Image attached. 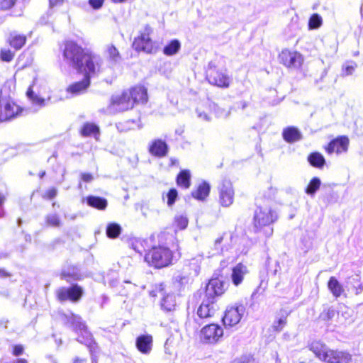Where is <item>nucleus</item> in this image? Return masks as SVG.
<instances>
[{"mask_svg":"<svg viewBox=\"0 0 363 363\" xmlns=\"http://www.w3.org/2000/svg\"><path fill=\"white\" fill-rule=\"evenodd\" d=\"M63 57L78 72L98 74L100 72L101 57L89 50L83 49L74 41H67L65 44Z\"/></svg>","mask_w":363,"mask_h":363,"instance_id":"nucleus-1","label":"nucleus"},{"mask_svg":"<svg viewBox=\"0 0 363 363\" xmlns=\"http://www.w3.org/2000/svg\"><path fill=\"white\" fill-rule=\"evenodd\" d=\"M147 89L143 86H136L125 91L120 96L111 98L109 112L124 111L133 108L135 104H145L147 101Z\"/></svg>","mask_w":363,"mask_h":363,"instance_id":"nucleus-2","label":"nucleus"},{"mask_svg":"<svg viewBox=\"0 0 363 363\" xmlns=\"http://www.w3.org/2000/svg\"><path fill=\"white\" fill-rule=\"evenodd\" d=\"M67 323L78 334L77 340L85 345L89 349L91 363H98V346L93 339L92 335L87 330L85 323L82 320L80 316L72 314L67 320Z\"/></svg>","mask_w":363,"mask_h":363,"instance_id":"nucleus-3","label":"nucleus"},{"mask_svg":"<svg viewBox=\"0 0 363 363\" xmlns=\"http://www.w3.org/2000/svg\"><path fill=\"white\" fill-rule=\"evenodd\" d=\"M144 259L149 266L155 268L165 267L172 263V252L163 245L153 246L145 253Z\"/></svg>","mask_w":363,"mask_h":363,"instance_id":"nucleus-4","label":"nucleus"},{"mask_svg":"<svg viewBox=\"0 0 363 363\" xmlns=\"http://www.w3.org/2000/svg\"><path fill=\"white\" fill-rule=\"evenodd\" d=\"M203 255H201L188 259L184 265L181 274L177 276V280L181 284H188L190 280L199 275Z\"/></svg>","mask_w":363,"mask_h":363,"instance_id":"nucleus-5","label":"nucleus"},{"mask_svg":"<svg viewBox=\"0 0 363 363\" xmlns=\"http://www.w3.org/2000/svg\"><path fill=\"white\" fill-rule=\"evenodd\" d=\"M20 108L12 100L5 88L0 91V121H4L15 117Z\"/></svg>","mask_w":363,"mask_h":363,"instance_id":"nucleus-6","label":"nucleus"},{"mask_svg":"<svg viewBox=\"0 0 363 363\" xmlns=\"http://www.w3.org/2000/svg\"><path fill=\"white\" fill-rule=\"evenodd\" d=\"M277 219V213L269 206H258L255 212L254 227L258 232L264 226H269Z\"/></svg>","mask_w":363,"mask_h":363,"instance_id":"nucleus-7","label":"nucleus"},{"mask_svg":"<svg viewBox=\"0 0 363 363\" xmlns=\"http://www.w3.org/2000/svg\"><path fill=\"white\" fill-rule=\"evenodd\" d=\"M319 359L327 363H349L352 356L347 352L330 350L325 345H319Z\"/></svg>","mask_w":363,"mask_h":363,"instance_id":"nucleus-8","label":"nucleus"},{"mask_svg":"<svg viewBox=\"0 0 363 363\" xmlns=\"http://www.w3.org/2000/svg\"><path fill=\"white\" fill-rule=\"evenodd\" d=\"M151 33V27L149 25H146L140 35L135 38L133 48L137 51L151 53L154 49V43L150 37Z\"/></svg>","mask_w":363,"mask_h":363,"instance_id":"nucleus-9","label":"nucleus"},{"mask_svg":"<svg viewBox=\"0 0 363 363\" xmlns=\"http://www.w3.org/2000/svg\"><path fill=\"white\" fill-rule=\"evenodd\" d=\"M245 313V307L242 303H236L235 305L227 308L223 322L225 326L232 327L240 321Z\"/></svg>","mask_w":363,"mask_h":363,"instance_id":"nucleus-10","label":"nucleus"},{"mask_svg":"<svg viewBox=\"0 0 363 363\" xmlns=\"http://www.w3.org/2000/svg\"><path fill=\"white\" fill-rule=\"evenodd\" d=\"M279 59L282 65L291 69H299L303 62V57L301 53L289 50H282Z\"/></svg>","mask_w":363,"mask_h":363,"instance_id":"nucleus-11","label":"nucleus"},{"mask_svg":"<svg viewBox=\"0 0 363 363\" xmlns=\"http://www.w3.org/2000/svg\"><path fill=\"white\" fill-rule=\"evenodd\" d=\"M223 335V330L217 324L206 325L201 330V339L204 343H216L220 340Z\"/></svg>","mask_w":363,"mask_h":363,"instance_id":"nucleus-12","label":"nucleus"},{"mask_svg":"<svg viewBox=\"0 0 363 363\" xmlns=\"http://www.w3.org/2000/svg\"><path fill=\"white\" fill-rule=\"evenodd\" d=\"M219 203L223 207L230 206L234 201V189L229 180H223L218 187Z\"/></svg>","mask_w":363,"mask_h":363,"instance_id":"nucleus-13","label":"nucleus"},{"mask_svg":"<svg viewBox=\"0 0 363 363\" xmlns=\"http://www.w3.org/2000/svg\"><path fill=\"white\" fill-rule=\"evenodd\" d=\"M82 289L77 284L69 288L62 287L57 291V298L60 301L69 300L72 302H77L82 296Z\"/></svg>","mask_w":363,"mask_h":363,"instance_id":"nucleus-14","label":"nucleus"},{"mask_svg":"<svg viewBox=\"0 0 363 363\" xmlns=\"http://www.w3.org/2000/svg\"><path fill=\"white\" fill-rule=\"evenodd\" d=\"M350 140L345 135L338 136L332 140L325 147V150L328 154L335 152L337 155L345 153L347 152Z\"/></svg>","mask_w":363,"mask_h":363,"instance_id":"nucleus-15","label":"nucleus"},{"mask_svg":"<svg viewBox=\"0 0 363 363\" xmlns=\"http://www.w3.org/2000/svg\"><path fill=\"white\" fill-rule=\"evenodd\" d=\"M225 284L218 278L211 279L206 287V297L215 300L216 296H221L224 291Z\"/></svg>","mask_w":363,"mask_h":363,"instance_id":"nucleus-16","label":"nucleus"},{"mask_svg":"<svg viewBox=\"0 0 363 363\" xmlns=\"http://www.w3.org/2000/svg\"><path fill=\"white\" fill-rule=\"evenodd\" d=\"M208 82L220 87H228L229 86V77L223 72L215 69H210L207 74Z\"/></svg>","mask_w":363,"mask_h":363,"instance_id":"nucleus-17","label":"nucleus"},{"mask_svg":"<svg viewBox=\"0 0 363 363\" xmlns=\"http://www.w3.org/2000/svg\"><path fill=\"white\" fill-rule=\"evenodd\" d=\"M84 74V77L82 81L75 82L67 87V91L68 93H70L74 96H77L84 93L90 85V78L97 75L89 74L88 73Z\"/></svg>","mask_w":363,"mask_h":363,"instance_id":"nucleus-18","label":"nucleus"},{"mask_svg":"<svg viewBox=\"0 0 363 363\" xmlns=\"http://www.w3.org/2000/svg\"><path fill=\"white\" fill-rule=\"evenodd\" d=\"M216 311L215 301L206 297L197 310V315L200 318H207L213 316Z\"/></svg>","mask_w":363,"mask_h":363,"instance_id":"nucleus-19","label":"nucleus"},{"mask_svg":"<svg viewBox=\"0 0 363 363\" xmlns=\"http://www.w3.org/2000/svg\"><path fill=\"white\" fill-rule=\"evenodd\" d=\"M104 55L111 66H115L122 61V56L118 48L111 43L105 46Z\"/></svg>","mask_w":363,"mask_h":363,"instance_id":"nucleus-20","label":"nucleus"},{"mask_svg":"<svg viewBox=\"0 0 363 363\" xmlns=\"http://www.w3.org/2000/svg\"><path fill=\"white\" fill-rule=\"evenodd\" d=\"M135 345L137 349L143 354H149L152 347V337L150 335H143L137 337Z\"/></svg>","mask_w":363,"mask_h":363,"instance_id":"nucleus-21","label":"nucleus"},{"mask_svg":"<svg viewBox=\"0 0 363 363\" xmlns=\"http://www.w3.org/2000/svg\"><path fill=\"white\" fill-rule=\"evenodd\" d=\"M149 152L151 155L162 157H164L168 152V145L161 139L154 140L149 147Z\"/></svg>","mask_w":363,"mask_h":363,"instance_id":"nucleus-22","label":"nucleus"},{"mask_svg":"<svg viewBox=\"0 0 363 363\" xmlns=\"http://www.w3.org/2000/svg\"><path fill=\"white\" fill-rule=\"evenodd\" d=\"M247 272V267L239 263L233 269L232 281L235 286H238L242 283L245 274Z\"/></svg>","mask_w":363,"mask_h":363,"instance_id":"nucleus-23","label":"nucleus"},{"mask_svg":"<svg viewBox=\"0 0 363 363\" xmlns=\"http://www.w3.org/2000/svg\"><path fill=\"white\" fill-rule=\"evenodd\" d=\"M282 136L287 143H294L301 139V133L295 127H288L284 129Z\"/></svg>","mask_w":363,"mask_h":363,"instance_id":"nucleus-24","label":"nucleus"},{"mask_svg":"<svg viewBox=\"0 0 363 363\" xmlns=\"http://www.w3.org/2000/svg\"><path fill=\"white\" fill-rule=\"evenodd\" d=\"M26 42V37L24 35H21L16 32L10 33L9 38V43L10 45L16 50L21 49Z\"/></svg>","mask_w":363,"mask_h":363,"instance_id":"nucleus-25","label":"nucleus"},{"mask_svg":"<svg viewBox=\"0 0 363 363\" xmlns=\"http://www.w3.org/2000/svg\"><path fill=\"white\" fill-rule=\"evenodd\" d=\"M210 185L206 182H202L200 184L196 190L191 192V195L194 198L203 201L209 194Z\"/></svg>","mask_w":363,"mask_h":363,"instance_id":"nucleus-26","label":"nucleus"},{"mask_svg":"<svg viewBox=\"0 0 363 363\" xmlns=\"http://www.w3.org/2000/svg\"><path fill=\"white\" fill-rule=\"evenodd\" d=\"M86 203L89 206L99 210H104L108 205L106 199L95 196H89L86 198Z\"/></svg>","mask_w":363,"mask_h":363,"instance_id":"nucleus-27","label":"nucleus"},{"mask_svg":"<svg viewBox=\"0 0 363 363\" xmlns=\"http://www.w3.org/2000/svg\"><path fill=\"white\" fill-rule=\"evenodd\" d=\"M161 307L164 311L167 312H170L175 310V296L174 294H167L164 296L161 301Z\"/></svg>","mask_w":363,"mask_h":363,"instance_id":"nucleus-28","label":"nucleus"},{"mask_svg":"<svg viewBox=\"0 0 363 363\" xmlns=\"http://www.w3.org/2000/svg\"><path fill=\"white\" fill-rule=\"evenodd\" d=\"M45 223L47 227L51 228H60L62 225L60 216L55 213L46 215L45 217Z\"/></svg>","mask_w":363,"mask_h":363,"instance_id":"nucleus-29","label":"nucleus"},{"mask_svg":"<svg viewBox=\"0 0 363 363\" xmlns=\"http://www.w3.org/2000/svg\"><path fill=\"white\" fill-rule=\"evenodd\" d=\"M190 172L189 170H182L177 178V182L179 186L188 189L190 186Z\"/></svg>","mask_w":363,"mask_h":363,"instance_id":"nucleus-30","label":"nucleus"},{"mask_svg":"<svg viewBox=\"0 0 363 363\" xmlns=\"http://www.w3.org/2000/svg\"><path fill=\"white\" fill-rule=\"evenodd\" d=\"M328 285L334 296L339 297L342 294L343 291L342 287L335 277H331L329 279Z\"/></svg>","mask_w":363,"mask_h":363,"instance_id":"nucleus-31","label":"nucleus"},{"mask_svg":"<svg viewBox=\"0 0 363 363\" xmlns=\"http://www.w3.org/2000/svg\"><path fill=\"white\" fill-rule=\"evenodd\" d=\"M129 245L133 250L141 255L143 252L145 251L147 242L143 239L133 238L130 240Z\"/></svg>","mask_w":363,"mask_h":363,"instance_id":"nucleus-32","label":"nucleus"},{"mask_svg":"<svg viewBox=\"0 0 363 363\" xmlns=\"http://www.w3.org/2000/svg\"><path fill=\"white\" fill-rule=\"evenodd\" d=\"M180 47L179 41L173 40L164 48L163 52L166 55L171 56L176 54L179 50Z\"/></svg>","mask_w":363,"mask_h":363,"instance_id":"nucleus-33","label":"nucleus"},{"mask_svg":"<svg viewBox=\"0 0 363 363\" xmlns=\"http://www.w3.org/2000/svg\"><path fill=\"white\" fill-rule=\"evenodd\" d=\"M121 233V227L116 223H109L106 228V235L110 238H116Z\"/></svg>","mask_w":363,"mask_h":363,"instance_id":"nucleus-34","label":"nucleus"},{"mask_svg":"<svg viewBox=\"0 0 363 363\" xmlns=\"http://www.w3.org/2000/svg\"><path fill=\"white\" fill-rule=\"evenodd\" d=\"M336 314V311L332 306L323 308V312L319 315V318L325 321L332 320Z\"/></svg>","mask_w":363,"mask_h":363,"instance_id":"nucleus-35","label":"nucleus"},{"mask_svg":"<svg viewBox=\"0 0 363 363\" xmlns=\"http://www.w3.org/2000/svg\"><path fill=\"white\" fill-rule=\"evenodd\" d=\"M27 96L33 104L38 105L40 107H43L45 105V100L35 95L30 88H29L27 91Z\"/></svg>","mask_w":363,"mask_h":363,"instance_id":"nucleus-36","label":"nucleus"},{"mask_svg":"<svg viewBox=\"0 0 363 363\" xmlns=\"http://www.w3.org/2000/svg\"><path fill=\"white\" fill-rule=\"evenodd\" d=\"M97 133H99V128L93 123H86L82 129V134L84 136H90Z\"/></svg>","mask_w":363,"mask_h":363,"instance_id":"nucleus-37","label":"nucleus"},{"mask_svg":"<svg viewBox=\"0 0 363 363\" xmlns=\"http://www.w3.org/2000/svg\"><path fill=\"white\" fill-rule=\"evenodd\" d=\"M325 194L323 199L326 201L327 203L336 202L338 199L337 194L330 186L325 188Z\"/></svg>","mask_w":363,"mask_h":363,"instance_id":"nucleus-38","label":"nucleus"},{"mask_svg":"<svg viewBox=\"0 0 363 363\" xmlns=\"http://www.w3.org/2000/svg\"><path fill=\"white\" fill-rule=\"evenodd\" d=\"M318 189V177H313L310 183L306 186L305 191L306 193L311 196H314Z\"/></svg>","mask_w":363,"mask_h":363,"instance_id":"nucleus-39","label":"nucleus"},{"mask_svg":"<svg viewBox=\"0 0 363 363\" xmlns=\"http://www.w3.org/2000/svg\"><path fill=\"white\" fill-rule=\"evenodd\" d=\"M174 224L179 230H184L188 225V219L182 215L177 216L174 218Z\"/></svg>","mask_w":363,"mask_h":363,"instance_id":"nucleus-40","label":"nucleus"},{"mask_svg":"<svg viewBox=\"0 0 363 363\" xmlns=\"http://www.w3.org/2000/svg\"><path fill=\"white\" fill-rule=\"evenodd\" d=\"M357 67L355 62H351V64H345L342 66V75L350 76L352 75Z\"/></svg>","mask_w":363,"mask_h":363,"instance_id":"nucleus-41","label":"nucleus"},{"mask_svg":"<svg viewBox=\"0 0 363 363\" xmlns=\"http://www.w3.org/2000/svg\"><path fill=\"white\" fill-rule=\"evenodd\" d=\"M13 56H14L13 53L9 49H7V48L1 49V53H0V57L3 61L10 62L12 60Z\"/></svg>","mask_w":363,"mask_h":363,"instance_id":"nucleus-42","label":"nucleus"},{"mask_svg":"<svg viewBox=\"0 0 363 363\" xmlns=\"http://www.w3.org/2000/svg\"><path fill=\"white\" fill-rule=\"evenodd\" d=\"M177 191L175 189H171L169 192L167 193V205L169 206H172L177 198Z\"/></svg>","mask_w":363,"mask_h":363,"instance_id":"nucleus-43","label":"nucleus"},{"mask_svg":"<svg viewBox=\"0 0 363 363\" xmlns=\"http://www.w3.org/2000/svg\"><path fill=\"white\" fill-rule=\"evenodd\" d=\"M286 323V318L281 317L277 321H274L273 328L275 331L280 332Z\"/></svg>","mask_w":363,"mask_h":363,"instance_id":"nucleus-44","label":"nucleus"},{"mask_svg":"<svg viewBox=\"0 0 363 363\" xmlns=\"http://www.w3.org/2000/svg\"><path fill=\"white\" fill-rule=\"evenodd\" d=\"M215 114L218 118H227L230 115V111L218 106L214 108Z\"/></svg>","mask_w":363,"mask_h":363,"instance_id":"nucleus-45","label":"nucleus"},{"mask_svg":"<svg viewBox=\"0 0 363 363\" xmlns=\"http://www.w3.org/2000/svg\"><path fill=\"white\" fill-rule=\"evenodd\" d=\"M308 28L310 30L318 28V13H314L311 17L308 22Z\"/></svg>","mask_w":363,"mask_h":363,"instance_id":"nucleus-46","label":"nucleus"},{"mask_svg":"<svg viewBox=\"0 0 363 363\" xmlns=\"http://www.w3.org/2000/svg\"><path fill=\"white\" fill-rule=\"evenodd\" d=\"M16 0H3L0 3V8L2 10L11 9L15 4Z\"/></svg>","mask_w":363,"mask_h":363,"instance_id":"nucleus-47","label":"nucleus"},{"mask_svg":"<svg viewBox=\"0 0 363 363\" xmlns=\"http://www.w3.org/2000/svg\"><path fill=\"white\" fill-rule=\"evenodd\" d=\"M308 162L312 166L318 167V152H315L312 153L308 157Z\"/></svg>","mask_w":363,"mask_h":363,"instance_id":"nucleus-48","label":"nucleus"},{"mask_svg":"<svg viewBox=\"0 0 363 363\" xmlns=\"http://www.w3.org/2000/svg\"><path fill=\"white\" fill-rule=\"evenodd\" d=\"M360 280V277L358 274L353 275L348 278V281H347L348 285H351L353 287V285H358Z\"/></svg>","mask_w":363,"mask_h":363,"instance_id":"nucleus-49","label":"nucleus"},{"mask_svg":"<svg viewBox=\"0 0 363 363\" xmlns=\"http://www.w3.org/2000/svg\"><path fill=\"white\" fill-rule=\"evenodd\" d=\"M223 237H219L218 238L215 242H214V250L216 251L215 252L213 253V255H215V254H217V253H219L220 251L221 250V247H220V244L223 241Z\"/></svg>","mask_w":363,"mask_h":363,"instance_id":"nucleus-50","label":"nucleus"},{"mask_svg":"<svg viewBox=\"0 0 363 363\" xmlns=\"http://www.w3.org/2000/svg\"><path fill=\"white\" fill-rule=\"evenodd\" d=\"M80 176L81 179L84 182H91L94 179V176L91 173L82 172Z\"/></svg>","mask_w":363,"mask_h":363,"instance_id":"nucleus-51","label":"nucleus"},{"mask_svg":"<svg viewBox=\"0 0 363 363\" xmlns=\"http://www.w3.org/2000/svg\"><path fill=\"white\" fill-rule=\"evenodd\" d=\"M196 113H197L198 117L200 119H201L203 121H208L211 120V118L208 115V113H205L204 111H201L199 108L196 109Z\"/></svg>","mask_w":363,"mask_h":363,"instance_id":"nucleus-52","label":"nucleus"},{"mask_svg":"<svg viewBox=\"0 0 363 363\" xmlns=\"http://www.w3.org/2000/svg\"><path fill=\"white\" fill-rule=\"evenodd\" d=\"M57 193V191L56 189H55V188L50 189L45 192V197H46L49 199H52L56 196Z\"/></svg>","mask_w":363,"mask_h":363,"instance_id":"nucleus-53","label":"nucleus"},{"mask_svg":"<svg viewBox=\"0 0 363 363\" xmlns=\"http://www.w3.org/2000/svg\"><path fill=\"white\" fill-rule=\"evenodd\" d=\"M104 0H89L90 5L94 9H99L103 5Z\"/></svg>","mask_w":363,"mask_h":363,"instance_id":"nucleus-54","label":"nucleus"},{"mask_svg":"<svg viewBox=\"0 0 363 363\" xmlns=\"http://www.w3.org/2000/svg\"><path fill=\"white\" fill-rule=\"evenodd\" d=\"M250 361V357L242 356L241 357L235 359L233 363H249Z\"/></svg>","mask_w":363,"mask_h":363,"instance_id":"nucleus-55","label":"nucleus"},{"mask_svg":"<svg viewBox=\"0 0 363 363\" xmlns=\"http://www.w3.org/2000/svg\"><path fill=\"white\" fill-rule=\"evenodd\" d=\"M23 347L21 345H16L13 347V354L15 356H19L23 353Z\"/></svg>","mask_w":363,"mask_h":363,"instance_id":"nucleus-56","label":"nucleus"},{"mask_svg":"<svg viewBox=\"0 0 363 363\" xmlns=\"http://www.w3.org/2000/svg\"><path fill=\"white\" fill-rule=\"evenodd\" d=\"M63 0H49L50 8H53L62 4Z\"/></svg>","mask_w":363,"mask_h":363,"instance_id":"nucleus-57","label":"nucleus"},{"mask_svg":"<svg viewBox=\"0 0 363 363\" xmlns=\"http://www.w3.org/2000/svg\"><path fill=\"white\" fill-rule=\"evenodd\" d=\"M353 289L355 290V294L358 295V294H361L363 291V284H359L358 285L354 284Z\"/></svg>","mask_w":363,"mask_h":363,"instance_id":"nucleus-58","label":"nucleus"},{"mask_svg":"<svg viewBox=\"0 0 363 363\" xmlns=\"http://www.w3.org/2000/svg\"><path fill=\"white\" fill-rule=\"evenodd\" d=\"M4 202V196L0 194V218L4 216V211L3 209V203Z\"/></svg>","mask_w":363,"mask_h":363,"instance_id":"nucleus-59","label":"nucleus"},{"mask_svg":"<svg viewBox=\"0 0 363 363\" xmlns=\"http://www.w3.org/2000/svg\"><path fill=\"white\" fill-rule=\"evenodd\" d=\"M61 276L64 279H67L69 277H72L73 279H76V274H70L69 272H67L66 271H63L61 274Z\"/></svg>","mask_w":363,"mask_h":363,"instance_id":"nucleus-60","label":"nucleus"},{"mask_svg":"<svg viewBox=\"0 0 363 363\" xmlns=\"http://www.w3.org/2000/svg\"><path fill=\"white\" fill-rule=\"evenodd\" d=\"M326 164V161L324 158V157L319 153V169H322L324 165Z\"/></svg>","mask_w":363,"mask_h":363,"instance_id":"nucleus-61","label":"nucleus"},{"mask_svg":"<svg viewBox=\"0 0 363 363\" xmlns=\"http://www.w3.org/2000/svg\"><path fill=\"white\" fill-rule=\"evenodd\" d=\"M167 237H170L172 238V235H169V233H167L165 232H163V233H161L160 235H159V239L160 240H167Z\"/></svg>","mask_w":363,"mask_h":363,"instance_id":"nucleus-62","label":"nucleus"},{"mask_svg":"<svg viewBox=\"0 0 363 363\" xmlns=\"http://www.w3.org/2000/svg\"><path fill=\"white\" fill-rule=\"evenodd\" d=\"M264 233L266 235L267 237H270L272 233H273V228H267L265 230H264Z\"/></svg>","mask_w":363,"mask_h":363,"instance_id":"nucleus-63","label":"nucleus"},{"mask_svg":"<svg viewBox=\"0 0 363 363\" xmlns=\"http://www.w3.org/2000/svg\"><path fill=\"white\" fill-rule=\"evenodd\" d=\"M85 362V359H81L78 357H75L73 360V363H84Z\"/></svg>","mask_w":363,"mask_h":363,"instance_id":"nucleus-64","label":"nucleus"}]
</instances>
